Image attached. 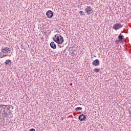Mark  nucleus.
Returning <instances> with one entry per match:
<instances>
[{
	"instance_id": "obj_1",
	"label": "nucleus",
	"mask_w": 131,
	"mask_h": 131,
	"mask_svg": "<svg viewBox=\"0 0 131 131\" xmlns=\"http://www.w3.org/2000/svg\"><path fill=\"white\" fill-rule=\"evenodd\" d=\"M1 51L3 54H5L4 55H0V58H4V57H11L12 55V51H11V48L8 47H3L1 48Z\"/></svg>"
},
{
	"instance_id": "obj_2",
	"label": "nucleus",
	"mask_w": 131,
	"mask_h": 131,
	"mask_svg": "<svg viewBox=\"0 0 131 131\" xmlns=\"http://www.w3.org/2000/svg\"><path fill=\"white\" fill-rule=\"evenodd\" d=\"M53 40L57 42V43H58V45H61L64 42V38L60 34L55 35L53 37Z\"/></svg>"
},
{
	"instance_id": "obj_3",
	"label": "nucleus",
	"mask_w": 131,
	"mask_h": 131,
	"mask_svg": "<svg viewBox=\"0 0 131 131\" xmlns=\"http://www.w3.org/2000/svg\"><path fill=\"white\" fill-rule=\"evenodd\" d=\"M85 14L86 15H92L94 12V10H93V8H91L90 6H87L85 9H84Z\"/></svg>"
},
{
	"instance_id": "obj_4",
	"label": "nucleus",
	"mask_w": 131,
	"mask_h": 131,
	"mask_svg": "<svg viewBox=\"0 0 131 131\" xmlns=\"http://www.w3.org/2000/svg\"><path fill=\"white\" fill-rule=\"evenodd\" d=\"M122 27H123V25H121V24H115L113 26V29L118 30V29H120Z\"/></svg>"
},
{
	"instance_id": "obj_5",
	"label": "nucleus",
	"mask_w": 131,
	"mask_h": 131,
	"mask_svg": "<svg viewBox=\"0 0 131 131\" xmlns=\"http://www.w3.org/2000/svg\"><path fill=\"white\" fill-rule=\"evenodd\" d=\"M46 15L47 16L48 18H53V16H54V13L51 10H48L46 13Z\"/></svg>"
},
{
	"instance_id": "obj_6",
	"label": "nucleus",
	"mask_w": 131,
	"mask_h": 131,
	"mask_svg": "<svg viewBox=\"0 0 131 131\" xmlns=\"http://www.w3.org/2000/svg\"><path fill=\"white\" fill-rule=\"evenodd\" d=\"M125 40H124V36H122V37H118V40L116 41L117 43H119L120 42L121 43H123L124 41Z\"/></svg>"
},
{
	"instance_id": "obj_7",
	"label": "nucleus",
	"mask_w": 131,
	"mask_h": 131,
	"mask_svg": "<svg viewBox=\"0 0 131 131\" xmlns=\"http://www.w3.org/2000/svg\"><path fill=\"white\" fill-rule=\"evenodd\" d=\"M86 118V117L84 114L80 115L78 117V119L80 120V121H83L84 120H85Z\"/></svg>"
},
{
	"instance_id": "obj_8",
	"label": "nucleus",
	"mask_w": 131,
	"mask_h": 131,
	"mask_svg": "<svg viewBox=\"0 0 131 131\" xmlns=\"http://www.w3.org/2000/svg\"><path fill=\"white\" fill-rule=\"evenodd\" d=\"M5 65L9 66H11V65H13V64L12 63V61L10 59L6 60V61L5 62Z\"/></svg>"
},
{
	"instance_id": "obj_9",
	"label": "nucleus",
	"mask_w": 131,
	"mask_h": 131,
	"mask_svg": "<svg viewBox=\"0 0 131 131\" xmlns=\"http://www.w3.org/2000/svg\"><path fill=\"white\" fill-rule=\"evenodd\" d=\"M50 47L52 48V49H57V46L56 45V43L54 41H52L50 43Z\"/></svg>"
},
{
	"instance_id": "obj_10",
	"label": "nucleus",
	"mask_w": 131,
	"mask_h": 131,
	"mask_svg": "<svg viewBox=\"0 0 131 131\" xmlns=\"http://www.w3.org/2000/svg\"><path fill=\"white\" fill-rule=\"evenodd\" d=\"M93 64L94 66H98V65H99V59H95L93 61Z\"/></svg>"
},
{
	"instance_id": "obj_11",
	"label": "nucleus",
	"mask_w": 131,
	"mask_h": 131,
	"mask_svg": "<svg viewBox=\"0 0 131 131\" xmlns=\"http://www.w3.org/2000/svg\"><path fill=\"white\" fill-rule=\"evenodd\" d=\"M6 106H8V105H6L5 104H1L0 105V108H3V109H4V110H8V108Z\"/></svg>"
},
{
	"instance_id": "obj_12",
	"label": "nucleus",
	"mask_w": 131,
	"mask_h": 131,
	"mask_svg": "<svg viewBox=\"0 0 131 131\" xmlns=\"http://www.w3.org/2000/svg\"><path fill=\"white\" fill-rule=\"evenodd\" d=\"M3 117H7L8 116V113L7 112V111H6V110L3 111Z\"/></svg>"
},
{
	"instance_id": "obj_13",
	"label": "nucleus",
	"mask_w": 131,
	"mask_h": 131,
	"mask_svg": "<svg viewBox=\"0 0 131 131\" xmlns=\"http://www.w3.org/2000/svg\"><path fill=\"white\" fill-rule=\"evenodd\" d=\"M14 109V106H13V105H8V110H9V111H12V110Z\"/></svg>"
},
{
	"instance_id": "obj_14",
	"label": "nucleus",
	"mask_w": 131,
	"mask_h": 131,
	"mask_svg": "<svg viewBox=\"0 0 131 131\" xmlns=\"http://www.w3.org/2000/svg\"><path fill=\"white\" fill-rule=\"evenodd\" d=\"M76 111H81L82 110V107H77L75 108Z\"/></svg>"
},
{
	"instance_id": "obj_15",
	"label": "nucleus",
	"mask_w": 131,
	"mask_h": 131,
	"mask_svg": "<svg viewBox=\"0 0 131 131\" xmlns=\"http://www.w3.org/2000/svg\"><path fill=\"white\" fill-rule=\"evenodd\" d=\"M79 14H80V16H85V13H83V11H80L79 12Z\"/></svg>"
},
{
	"instance_id": "obj_16",
	"label": "nucleus",
	"mask_w": 131,
	"mask_h": 131,
	"mask_svg": "<svg viewBox=\"0 0 131 131\" xmlns=\"http://www.w3.org/2000/svg\"><path fill=\"white\" fill-rule=\"evenodd\" d=\"M100 70H101V69H95L93 71H94V72H100Z\"/></svg>"
},
{
	"instance_id": "obj_17",
	"label": "nucleus",
	"mask_w": 131,
	"mask_h": 131,
	"mask_svg": "<svg viewBox=\"0 0 131 131\" xmlns=\"http://www.w3.org/2000/svg\"><path fill=\"white\" fill-rule=\"evenodd\" d=\"M122 36H124L123 35H122V34H121V33L120 34V35L118 36V37H121Z\"/></svg>"
},
{
	"instance_id": "obj_18",
	"label": "nucleus",
	"mask_w": 131,
	"mask_h": 131,
	"mask_svg": "<svg viewBox=\"0 0 131 131\" xmlns=\"http://www.w3.org/2000/svg\"><path fill=\"white\" fill-rule=\"evenodd\" d=\"M29 131H35L34 128H31Z\"/></svg>"
},
{
	"instance_id": "obj_19",
	"label": "nucleus",
	"mask_w": 131,
	"mask_h": 131,
	"mask_svg": "<svg viewBox=\"0 0 131 131\" xmlns=\"http://www.w3.org/2000/svg\"><path fill=\"white\" fill-rule=\"evenodd\" d=\"M58 47H59V48H62V47H61L60 45H58Z\"/></svg>"
},
{
	"instance_id": "obj_20",
	"label": "nucleus",
	"mask_w": 131,
	"mask_h": 131,
	"mask_svg": "<svg viewBox=\"0 0 131 131\" xmlns=\"http://www.w3.org/2000/svg\"><path fill=\"white\" fill-rule=\"evenodd\" d=\"M70 85H72V83H70Z\"/></svg>"
},
{
	"instance_id": "obj_21",
	"label": "nucleus",
	"mask_w": 131,
	"mask_h": 131,
	"mask_svg": "<svg viewBox=\"0 0 131 131\" xmlns=\"http://www.w3.org/2000/svg\"><path fill=\"white\" fill-rule=\"evenodd\" d=\"M62 120H63V118H61Z\"/></svg>"
}]
</instances>
